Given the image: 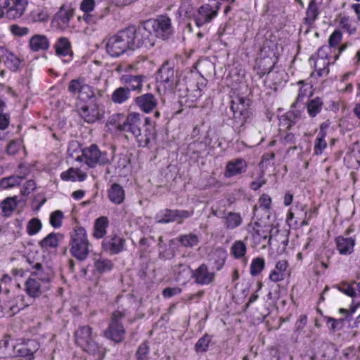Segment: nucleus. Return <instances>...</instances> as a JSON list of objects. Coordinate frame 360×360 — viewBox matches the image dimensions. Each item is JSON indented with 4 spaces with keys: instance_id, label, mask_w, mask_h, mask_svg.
I'll return each mask as SVG.
<instances>
[{
    "instance_id": "de8ad7c7",
    "label": "nucleus",
    "mask_w": 360,
    "mask_h": 360,
    "mask_svg": "<svg viewBox=\"0 0 360 360\" xmlns=\"http://www.w3.org/2000/svg\"><path fill=\"white\" fill-rule=\"evenodd\" d=\"M212 337L208 334H205L200 338L195 345V350L197 353L206 352L209 348Z\"/></svg>"
},
{
    "instance_id": "338daca9",
    "label": "nucleus",
    "mask_w": 360,
    "mask_h": 360,
    "mask_svg": "<svg viewBox=\"0 0 360 360\" xmlns=\"http://www.w3.org/2000/svg\"><path fill=\"white\" fill-rule=\"evenodd\" d=\"M10 122V117L7 113H2L0 115V129L4 130L6 129L9 124Z\"/></svg>"
},
{
    "instance_id": "f257e3e1",
    "label": "nucleus",
    "mask_w": 360,
    "mask_h": 360,
    "mask_svg": "<svg viewBox=\"0 0 360 360\" xmlns=\"http://www.w3.org/2000/svg\"><path fill=\"white\" fill-rule=\"evenodd\" d=\"M143 122L139 112H130L122 124H117V130L130 133L136 139L139 147L151 148L155 141L157 131L155 126H148L141 132Z\"/></svg>"
},
{
    "instance_id": "4c0bfd02",
    "label": "nucleus",
    "mask_w": 360,
    "mask_h": 360,
    "mask_svg": "<svg viewBox=\"0 0 360 360\" xmlns=\"http://www.w3.org/2000/svg\"><path fill=\"white\" fill-rule=\"evenodd\" d=\"M130 96V89L125 87L116 89L111 95V100L115 103H123L127 101Z\"/></svg>"
},
{
    "instance_id": "20e7f679",
    "label": "nucleus",
    "mask_w": 360,
    "mask_h": 360,
    "mask_svg": "<svg viewBox=\"0 0 360 360\" xmlns=\"http://www.w3.org/2000/svg\"><path fill=\"white\" fill-rule=\"evenodd\" d=\"M89 245L86 230L81 226L76 227L70 241V254L78 260L84 261L89 254Z\"/></svg>"
},
{
    "instance_id": "f03ea898",
    "label": "nucleus",
    "mask_w": 360,
    "mask_h": 360,
    "mask_svg": "<svg viewBox=\"0 0 360 360\" xmlns=\"http://www.w3.org/2000/svg\"><path fill=\"white\" fill-rule=\"evenodd\" d=\"M92 328L89 326H79L75 332V343L84 352L92 356L94 360H103L107 349L95 340Z\"/></svg>"
},
{
    "instance_id": "e2e57ef3",
    "label": "nucleus",
    "mask_w": 360,
    "mask_h": 360,
    "mask_svg": "<svg viewBox=\"0 0 360 360\" xmlns=\"http://www.w3.org/2000/svg\"><path fill=\"white\" fill-rule=\"evenodd\" d=\"M95 6L94 0H82L79 8L84 12V13H86L93 11Z\"/></svg>"
},
{
    "instance_id": "b1692460",
    "label": "nucleus",
    "mask_w": 360,
    "mask_h": 360,
    "mask_svg": "<svg viewBox=\"0 0 360 360\" xmlns=\"http://www.w3.org/2000/svg\"><path fill=\"white\" fill-rule=\"evenodd\" d=\"M25 291L31 298L39 297L42 294L41 283L37 278L30 276L25 283Z\"/></svg>"
},
{
    "instance_id": "f3484780",
    "label": "nucleus",
    "mask_w": 360,
    "mask_h": 360,
    "mask_svg": "<svg viewBox=\"0 0 360 360\" xmlns=\"http://www.w3.org/2000/svg\"><path fill=\"white\" fill-rule=\"evenodd\" d=\"M192 278L195 282L199 285H208L211 283L214 278V274L208 270L206 264H202L196 269L191 271Z\"/></svg>"
},
{
    "instance_id": "412c9836",
    "label": "nucleus",
    "mask_w": 360,
    "mask_h": 360,
    "mask_svg": "<svg viewBox=\"0 0 360 360\" xmlns=\"http://www.w3.org/2000/svg\"><path fill=\"white\" fill-rule=\"evenodd\" d=\"M56 55L60 57L72 58L73 51L71 43L67 37H61L57 39L53 45Z\"/></svg>"
},
{
    "instance_id": "dca6fc26",
    "label": "nucleus",
    "mask_w": 360,
    "mask_h": 360,
    "mask_svg": "<svg viewBox=\"0 0 360 360\" xmlns=\"http://www.w3.org/2000/svg\"><path fill=\"white\" fill-rule=\"evenodd\" d=\"M248 164L243 158H236L229 161L225 167L224 176L231 178L246 172Z\"/></svg>"
},
{
    "instance_id": "9b49d317",
    "label": "nucleus",
    "mask_w": 360,
    "mask_h": 360,
    "mask_svg": "<svg viewBox=\"0 0 360 360\" xmlns=\"http://www.w3.org/2000/svg\"><path fill=\"white\" fill-rule=\"evenodd\" d=\"M151 30L157 37L167 40L173 34L171 19L166 15H160L156 19L147 20Z\"/></svg>"
},
{
    "instance_id": "680f3d73",
    "label": "nucleus",
    "mask_w": 360,
    "mask_h": 360,
    "mask_svg": "<svg viewBox=\"0 0 360 360\" xmlns=\"http://www.w3.org/2000/svg\"><path fill=\"white\" fill-rule=\"evenodd\" d=\"M259 203L261 208L269 212L271 209V198L268 194L263 193L259 198Z\"/></svg>"
},
{
    "instance_id": "bf43d9fd",
    "label": "nucleus",
    "mask_w": 360,
    "mask_h": 360,
    "mask_svg": "<svg viewBox=\"0 0 360 360\" xmlns=\"http://www.w3.org/2000/svg\"><path fill=\"white\" fill-rule=\"evenodd\" d=\"M10 31L16 37H23L28 34L30 30L26 27H20L14 24L10 26Z\"/></svg>"
},
{
    "instance_id": "3c124183",
    "label": "nucleus",
    "mask_w": 360,
    "mask_h": 360,
    "mask_svg": "<svg viewBox=\"0 0 360 360\" xmlns=\"http://www.w3.org/2000/svg\"><path fill=\"white\" fill-rule=\"evenodd\" d=\"M30 15L34 22H46L49 18L48 12L44 8L34 9L31 11Z\"/></svg>"
},
{
    "instance_id": "9d476101",
    "label": "nucleus",
    "mask_w": 360,
    "mask_h": 360,
    "mask_svg": "<svg viewBox=\"0 0 360 360\" xmlns=\"http://www.w3.org/2000/svg\"><path fill=\"white\" fill-rule=\"evenodd\" d=\"M82 157L86 165L94 168L96 165L103 166L110 162L106 151H101L97 145L91 144L82 149Z\"/></svg>"
},
{
    "instance_id": "0e129e2a",
    "label": "nucleus",
    "mask_w": 360,
    "mask_h": 360,
    "mask_svg": "<svg viewBox=\"0 0 360 360\" xmlns=\"http://www.w3.org/2000/svg\"><path fill=\"white\" fill-rule=\"evenodd\" d=\"M35 189V182L33 180H28L24 184L20 193L23 195H29Z\"/></svg>"
},
{
    "instance_id": "7c9ffc66",
    "label": "nucleus",
    "mask_w": 360,
    "mask_h": 360,
    "mask_svg": "<svg viewBox=\"0 0 360 360\" xmlns=\"http://www.w3.org/2000/svg\"><path fill=\"white\" fill-rule=\"evenodd\" d=\"M2 58L5 65L12 71L18 70L21 65V60L12 52L5 49L2 51Z\"/></svg>"
},
{
    "instance_id": "8fccbe9b",
    "label": "nucleus",
    "mask_w": 360,
    "mask_h": 360,
    "mask_svg": "<svg viewBox=\"0 0 360 360\" xmlns=\"http://www.w3.org/2000/svg\"><path fill=\"white\" fill-rule=\"evenodd\" d=\"M249 116L250 113L233 112V120L235 124V127L236 128H238L239 131H240L243 129Z\"/></svg>"
},
{
    "instance_id": "0eeeda50",
    "label": "nucleus",
    "mask_w": 360,
    "mask_h": 360,
    "mask_svg": "<svg viewBox=\"0 0 360 360\" xmlns=\"http://www.w3.org/2000/svg\"><path fill=\"white\" fill-rule=\"evenodd\" d=\"M131 36L126 27L110 37L106 44L108 53L112 57H118L128 49L132 50Z\"/></svg>"
},
{
    "instance_id": "4468645a",
    "label": "nucleus",
    "mask_w": 360,
    "mask_h": 360,
    "mask_svg": "<svg viewBox=\"0 0 360 360\" xmlns=\"http://www.w3.org/2000/svg\"><path fill=\"white\" fill-rule=\"evenodd\" d=\"M124 243V239L119 236L110 235L102 241V248L110 255H117L123 250Z\"/></svg>"
},
{
    "instance_id": "6ab92c4d",
    "label": "nucleus",
    "mask_w": 360,
    "mask_h": 360,
    "mask_svg": "<svg viewBox=\"0 0 360 360\" xmlns=\"http://www.w3.org/2000/svg\"><path fill=\"white\" fill-rule=\"evenodd\" d=\"M136 105L144 112L153 111L158 105V99L151 93L144 94L135 98Z\"/></svg>"
},
{
    "instance_id": "13d9d810",
    "label": "nucleus",
    "mask_w": 360,
    "mask_h": 360,
    "mask_svg": "<svg viewBox=\"0 0 360 360\" xmlns=\"http://www.w3.org/2000/svg\"><path fill=\"white\" fill-rule=\"evenodd\" d=\"M175 250L174 248L171 247V245L168 248L165 247L163 250L159 252L158 257L161 260H169L174 257Z\"/></svg>"
},
{
    "instance_id": "f704fd0d",
    "label": "nucleus",
    "mask_w": 360,
    "mask_h": 360,
    "mask_svg": "<svg viewBox=\"0 0 360 360\" xmlns=\"http://www.w3.org/2000/svg\"><path fill=\"white\" fill-rule=\"evenodd\" d=\"M319 10L315 0H311L306 11V17L304 18V23L309 27L311 26L319 15Z\"/></svg>"
},
{
    "instance_id": "c9c22d12",
    "label": "nucleus",
    "mask_w": 360,
    "mask_h": 360,
    "mask_svg": "<svg viewBox=\"0 0 360 360\" xmlns=\"http://www.w3.org/2000/svg\"><path fill=\"white\" fill-rule=\"evenodd\" d=\"M224 226L228 229H234L242 224V217L239 213L229 212L224 217Z\"/></svg>"
},
{
    "instance_id": "1a4fd4ad",
    "label": "nucleus",
    "mask_w": 360,
    "mask_h": 360,
    "mask_svg": "<svg viewBox=\"0 0 360 360\" xmlns=\"http://www.w3.org/2000/svg\"><path fill=\"white\" fill-rule=\"evenodd\" d=\"M221 6L220 1H214L202 4L193 14L196 26L200 27L211 22L217 16Z\"/></svg>"
},
{
    "instance_id": "6e6d98bb",
    "label": "nucleus",
    "mask_w": 360,
    "mask_h": 360,
    "mask_svg": "<svg viewBox=\"0 0 360 360\" xmlns=\"http://www.w3.org/2000/svg\"><path fill=\"white\" fill-rule=\"evenodd\" d=\"M149 350V346L146 342L141 343L135 354L137 360H148Z\"/></svg>"
},
{
    "instance_id": "774afa93",
    "label": "nucleus",
    "mask_w": 360,
    "mask_h": 360,
    "mask_svg": "<svg viewBox=\"0 0 360 360\" xmlns=\"http://www.w3.org/2000/svg\"><path fill=\"white\" fill-rule=\"evenodd\" d=\"M130 163V160L126 155H122L117 161V168L121 171L125 169Z\"/></svg>"
},
{
    "instance_id": "864d4df0",
    "label": "nucleus",
    "mask_w": 360,
    "mask_h": 360,
    "mask_svg": "<svg viewBox=\"0 0 360 360\" xmlns=\"http://www.w3.org/2000/svg\"><path fill=\"white\" fill-rule=\"evenodd\" d=\"M64 218L63 213L60 210L52 212L49 217V223L54 229H58L62 226V221Z\"/></svg>"
},
{
    "instance_id": "09e8293b",
    "label": "nucleus",
    "mask_w": 360,
    "mask_h": 360,
    "mask_svg": "<svg viewBox=\"0 0 360 360\" xmlns=\"http://www.w3.org/2000/svg\"><path fill=\"white\" fill-rule=\"evenodd\" d=\"M265 262L262 257H256L252 260L250 272L252 276H257L264 269Z\"/></svg>"
},
{
    "instance_id": "2eb2a0df",
    "label": "nucleus",
    "mask_w": 360,
    "mask_h": 360,
    "mask_svg": "<svg viewBox=\"0 0 360 360\" xmlns=\"http://www.w3.org/2000/svg\"><path fill=\"white\" fill-rule=\"evenodd\" d=\"M330 48L328 46H323L319 48L317 52L318 58L314 63V68L319 77L328 75L329 69L328 68L329 61L328 60Z\"/></svg>"
},
{
    "instance_id": "423d86ee",
    "label": "nucleus",
    "mask_w": 360,
    "mask_h": 360,
    "mask_svg": "<svg viewBox=\"0 0 360 360\" xmlns=\"http://www.w3.org/2000/svg\"><path fill=\"white\" fill-rule=\"evenodd\" d=\"M68 91L72 95H77L79 103H86L88 101L98 100L102 94L99 91L96 95L93 87L85 82L84 77H78L70 81L68 86Z\"/></svg>"
},
{
    "instance_id": "a878e982",
    "label": "nucleus",
    "mask_w": 360,
    "mask_h": 360,
    "mask_svg": "<svg viewBox=\"0 0 360 360\" xmlns=\"http://www.w3.org/2000/svg\"><path fill=\"white\" fill-rule=\"evenodd\" d=\"M335 243L340 254L349 255L352 253L355 245V240L352 238L339 236L335 238Z\"/></svg>"
},
{
    "instance_id": "e433bc0d",
    "label": "nucleus",
    "mask_w": 360,
    "mask_h": 360,
    "mask_svg": "<svg viewBox=\"0 0 360 360\" xmlns=\"http://www.w3.org/2000/svg\"><path fill=\"white\" fill-rule=\"evenodd\" d=\"M249 105V100L245 98L236 97L231 101L230 108L232 112L250 113Z\"/></svg>"
},
{
    "instance_id": "2f4dec72",
    "label": "nucleus",
    "mask_w": 360,
    "mask_h": 360,
    "mask_svg": "<svg viewBox=\"0 0 360 360\" xmlns=\"http://www.w3.org/2000/svg\"><path fill=\"white\" fill-rule=\"evenodd\" d=\"M108 225L109 221L106 217L97 218L94 224L93 236L98 239L103 238L106 234V229Z\"/></svg>"
},
{
    "instance_id": "a211bd4d",
    "label": "nucleus",
    "mask_w": 360,
    "mask_h": 360,
    "mask_svg": "<svg viewBox=\"0 0 360 360\" xmlns=\"http://www.w3.org/2000/svg\"><path fill=\"white\" fill-rule=\"evenodd\" d=\"M157 79L162 83L171 86L174 82V63L166 61L158 70Z\"/></svg>"
},
{
    "instance_id": "bb28decb",
    "label": "nucleus",
    "mask_w": 360,
    "mask_h": 360,
    "mask_svg": "<svg viewBox=\"0 0 360 360\" xmlns=\"http://www.w3.org/2000/svg\"><path fill=\"white\" fill-rule=\"evenodd\" d=\"M74 15V11L65 6H62L54 16V20L60 27H65L68 25Z\"/></svg>"
},
{
    "instance_id": "c03bdc74",
    "label": "nucleus",
    "mask_w": 360,
    "mask_h": 360,
    "mask_svg": "<svg viewBox=\"0 0 360 360\" xmlns=\"http://www.w3.org/2000/svg\"><path fill=\"white\" fill-rule=\"evenodd\" d=\"M178 240L181 245L186 248H193L199 243L198 236L193 233L181 235Z\"/></svg>"
},
{
    "instance_id": "a19ab883",
    "label": "nucleus",
    "mask_w": 360,
    "mask_h": 360,
    "mask_svg": "<svg viewBox=\"0 0 360 360\" xmlns=\"http://www.w3.org/2000/svg\"><path fill=\"white\" fill-rule=\"evenodd\" d=\"M332 288L337 289L350 297H356V290L353 286L352 281L350 283L342 281L338 284L333 285Z\"/></svg>"
},
{
    "instance_id": "79ce46f5",
    "label": "nucleus",
    "mask_w": 360,
    "mask_h": 360,
    "mask_svg": "<svg viewBox=\"0 0 360 360\" xmlns=\"http://www.w3.org/2000/svg\"><path fill=\"white\" fill-rule=\"evenodd\" d=\"M323 107L322 99L319 97H316L309 101L307 104V112L310 117H314L319 114Z\"/></svg>"
},
{
    "instance_id": "393cba45",
    "label": "nucleus",
    "mask_w": 360,
    "mask_h": 360,
    "mask_svg": "<svg viewBox=\"0 0 360 360\" xmlns=\"http://www.w3.org/2000/svg\"><path fill=\"white\" fill-rule=\"evenodd\" d=\"M50 46L49 39L43 34H35L29 41V47L32 51H46Z\"/></svg>"
},
{
    "instance_id": "39448f33",
    "label": "nucleus",
    "mask_w": 360,
    "mask_h": 360,
    "mask_svg": "<svg viewBox=\"0 0 360 360\" xmlns=\"http://www.w3.org/2000/svg\"><path fill=\"white\" fill-rule=\"evenodd\" d=\"M126 316L125 310H115L112 312L103 336L115 344L121 343L125 338L126 330L122 321Z\"/></svg>"
},
{
    "instance_id": "69168bd1",
    "label": "nucleus",
    "mask_w": 360,
    "mask_h": 360,
    "mask_svg": "<svg viewBox=\"0 0 360 360\" xmlns=\"http://www.w3.org/2000/svg\"><path fill=\"white\" fill-rule=\"evenodd\" d=\"M181 292V289L177 287L175 288H165L162 290V295L165 298L172 297L176 295L180 294Z\"/></svg>"
},
{
    "instance_id": "5701e85b",
    "label": "nucleus",
    "mask_w": 360,
    "mask_h": 360,
    "mask_svg": "<svg viewBox=\"0 0 360 360\" xmlns=\"http://www.w3.org/2000/svg\"><path fill=\"white\" fill-rule=\"evenodd\" d=\"M146 77L143 75H122L121 82L122 84L128 86L130 90L140 92L143 87V81Z\"/></svg>"
},
{
    "instance_id": "f8f14e48",
    "label": "nucleus",
    "mask_w": 360,
    "mask_h": 360,
    "mask_svg": "<svg viewBox=\"0 0 360 360\" xmlns=\"http://www.w3.org/2000/svg\"><path fill=\"white\" fill-rule=\"evenodd\" d=\"M193 214V210L165 209L156 214L155 220L158 224H167L174 221L181 224L184 219L191 217Z\"/></svg>"
},
{
    "instance_id": "49530a36",
    "label": "nucleus",
    "mask_w": 360,
    "mask_h": 360,
    "mask_svg": "<svg viewBox=\"0 0 360 360\" xmlns=\"http://www.w3.org/2000/svg\"><path fill=\"white\" fill-rule=\"evenodd\" d=\"M23 178L24 177L22 176L14 175L2 178L0 180V186L4 189L13 188L17 185H19Z\"/></svg>"
},
{
    "instance_id": "4be33fe9",
    "label": "nucleus",
    "mask_w": 360,
    "mask_h": 360,
    "mask_svg": "<svg viewBox=\"0 0 360 360\" xmlns=\"http://www.w3.org/2000/svg\"><path fill=\"white\" fill-rule=\"evenodd\" d=\"M32 269L31 276L37 278L41 283H47L53 277V271L48 266H43L40 263H36Z\"/></svg>"
},
{
    "instance_id": "aec40b11",
    "label": "nucleus",
    "mask_w": 360,
    "mask_h": 360,
    "mask_svg": "<svg viewBox=\"0 0 360 360\" xmlns=\"http://www.w3.org/2000/svg\"><path fill=\"white\" fill-rule=\"evenodd\" d=\"M11 5L6 11V16L9 20L20 18L25 13L28 0H11Z\"/></svg>"
},
{
    "instance_id": "7ed1b4c3",
    "label": "nucleus",
    "mask_w": 360,
    "mask_h": 360,
    "mask_svg": "<svg viewBox=\"0 0 360 360\" xmlns=\"http://www.w3.org/2000/svg\"><path fill=\"white\" fill-rule=\"evenodd\" d=\"M131 33V46L132 50L142 49L149 50L155 44V36L151 30L147 20L141 22L137 27L131 25L127 27Z\"/></svg>"
},
{
    "instance_id": "a18cd8bd",
    "label": "nucleus",
    "mask_w": 360,
    "mask_h": 360,
    "mask_svg": "<svg viewBox=\"0 0 360 360\" xmlns=\"http://www.w3.org/2000/svg\"><path fill=\"white\" fill-rule=\"evenodd\" d=\"M327 146L326 136L323 135V132L319 133L314 140V155L316 156L321 155L327 148Z\"/></svg>"
},
{
    "instance_id": "c756f323",
    "label": "nucleus",
    "mask_w": 360,
    "mask_h": 360,
    "mask_svg": "<svg viewBox=\"0 0 360 360\" xmlns=\"http://www.w3.org/2000/svg\"><path fill=\"white\" fill-rule=\"evenodd\" d=\"M86 177L87 175L85 172H83L80 169L73 167L60 174V178L63 181H83Z\"/></svg>"
},
{
    "instance_id": "37998d69",
    "label": "nucleus",
    "mask_w": 360,
    "mask_h": 360,
    "mask_svg": "<svg viewBox=\"0 0 360 360\" xmlns=\"http://www.w3.org/2000/svg\"><path fill=\"white\" fill-rule=\"evenodd\" d=\"M226 255L225 250L221 248L217 249L213 257L210 259L211 261L214 262L213 268L217 271L220 270L225 263Z\"/></svg>"
},
{
    "instance_id": "58836bf2",
    "label": "nucleus",
    "mask_w": 360,
    "mask_h": 360,
    "mask_svg": "<svg viewBox=\"0 0 360 360\" xmlns=\"http://www.w3.org/2000/svg\"><path fill=\"white\" fill-rule=\"evenodd\" d=\"M230 251L231 255L235 259H241L245 256L247 252L246 244L240 240H236L231 245Z\"/></svg>"
},
{
    "instance_id": "ea45409f",
    "label": "nucleus",
    "mask_w": 360,
    "mask_h": 360,
    "mask_svg": "<svg viewBox=\"0 0 360 360\" xmlns=\"http://www.w3.org/2000/svg\"><path fill=\"white\" fill-rule=\"evenodd\" d=\"M15 198H7L0 204V214L8 217L15 208Z\"/></svg>"
},
{
    "instance_id": "cd10ccee",
    "label": "nucleus",
    "mask_w": 360,
    "mask_h": 360,
    "mask_svg": "<svg viewBox=\"0 0 360 360\" xmlns=\"http://www.w3.org/2000/svg\"><path fill=\"white\" fill-rule=\"evenodd\" d=\"M288 264L285 260L276 262L275 269L271 271L269 278L274 283L284 280Z\"/></svg>"
},
{
    "instance_id": "6e6552de",
    "label": "nucleus",
    "mask_w": 360,
    "mask_h": 360,
    "mask_svg": "<svg viewBox=\"0 0 360 360\" xmlns=\"http://www.w3.org/2000/svg\"><path fill=\"white\" fill-rule=\"evenodd\" d=\"M77 111L81 118L89 124L100 121L104 117V107L98 103V100L91 101L89 103H78Z\"/></svg>"
},
{
    "instance_id": "603ef678",
    "label": "nucleus",
    "mask_w": 360,
    "mask_h": 360,
    "mask_svg": "<svg viewBox=\"0 0 360 360\" xmlns=\"http://www.w3.org/2000/svg\"><path fill=\"white\" fill-rule=\"evenodd\" d=\"M41 228L42 224L41 221L38 218H32L27 224V233L30 236H33L39 233Z\"/></svg>"
},
{
    "instance_id": "473e14b6",
    "label": "nucleus",
    "mask_w": 360,
    "mask_h": 360,
    "mask_svg": "<svg viewBox=\"0 0 360 360\" xmlns=\"http://www.w3.org/2000/svg\"><path fill=\"white\" fill-rule=\"evenodd\" d=\"M60 234L51 233L39 242V245L42 250H49L56 248L58 246Z\"/></svg>"
},
{
    "instance_id": "ddd939ff",
    "label": "nucleus",
    "mask_w": 360,
    "mask_h": 360,
    "mask_svg": "<svg viewBox=\"0 0 360 360\" xmlns=\"http://www.w3.org/2000/svg\"><path fill=\"white\" fill-rule=\"evenodd\" d=\"M39 349V343L35 340H28L27 341L19 344L15 347V353L19 357L26 360H33L34 354Z\"/></svg>"
},
{
    "instance_id": "5fc2aeb1",
    "label": "nucleus",
    "mask_w": 360,
    "mask_h": 360,
    "mask_svg": "<svg viewBox=\"0 0 360 360\" xmlns=\"http://www.w3.org/2000/svg\"><path fill=\"white\" fill-rule=\"evenodd\" d=\"M109 11L108 7H105L103 13H98L96 12L95 15L90 14L89 13H84L83 20L89 24H95L97 22L98 20L103 18L106 13Z\"/></svg>"
},
{
    "instance_id": "c85d7f7f",
    "label": "nucleus",
    "mask_w": 360,
    "mask_h": 360,
    "mask_svg": "<svg viewBox=\"0 0 360 360\" xmlns=\"http://www.w3.org/2000/svg\"><path fill=\"white\" fill-rule=\"evenodd\" d=\"M108 193L109 200L115 204L120 205L124 200V191L118 184H112L108 189Z\"/></svg>"
},
{
    "instance_id": "4d7b16f0",
    "label": "nucleus",
    "mask_w": 360,
    "mask_h": 360,
    "mask_svg": "<svg viewBox=\"0 0 360 360\" xmlns=\"http://www.w3.org/2000/svg\"><path fill=\"white\" fill-rule=\"evenodd\" d=\"M345 319H334L328 317L327 319V323H330V329L333 331L341 330L345 325Z\"/></svg>"
},
{
    "instance_id": "052dcab7",
    "label": "nucleus",
    "mask_w": 360,
    "mask_h": 360,
    "mask_svg": "<svg viewBox=\"0 0 360 360\" xmlns=\"http://www.w3.org/2000/svg\"><path fill=\"white\" fill-rule=\"evenodd\" d=\"M342 37V32L339 30H335L329 37L328 46L330 48L336 46L340 42Z\"/></svg>"
},
{
    "instance_id": "72a5a7b5",
    "label": "nucleus",
    "mask_w": 360,
    "mask_h": 360,
    "mask_svg": "<svg viewBox=\"0 0 360 360\" xmlns=\"http://www.w3.org/2000/svg\"><path fill=\"white\" fill-rule=\"evenodd\" d=\"M94 260V268L99 274H103L111 271L114 266L112 262L109 259L98 257H95Z\"/></svg>"
}]
</instances>
